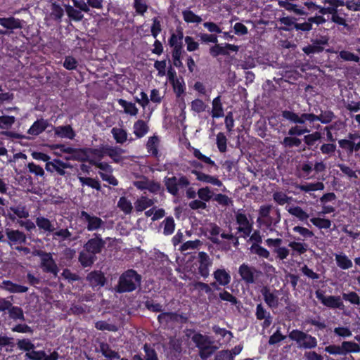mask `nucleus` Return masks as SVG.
Masks as SVG:
<instances>
[{
	"label": "nucleus",
	"instance_id": "f257e3e1",
	"mask_svg": "<svg viewBox=\"0 0 360 360\" xmlns=\"http://www.w3.org/2000/svg\"><path fill=\"white\" fill-rule=\"evenodd\" d=\"M281 219L279 209L275 208L271 205L260 206L258 210L257 223L260 227L264 226L269 231H274L275 227Z\"/></svg>",
	"mask_w": 360,
	"mask_h": 360
},
{
	"label": "nucleus",
	"instance_id": "f03ea898",
	"mask_svg": "<svg viewBox=\"0 0 360 360\" xmlns=\"http://www.w3.org/2000/svg\"><path fill=\"white\" fill-rule=\"evenodd\" d=\"M141 282V276L134 269H128L120 275L115 290L118 293L132 292L140 286Z\"/></svg>",
	"mask_w": 360,
	"mask_h": 360
},
{
	"label": "nucleus",
	"instance_id": "7ed1b4c3",
	"mask_svg": "<svg viewBox=\"0 0 360 360\" xmlns=\"http://www.w3.org/2000/svg\"><path fill=\"white\" fill-rule=\"evenodd\" d=\"M291 115L294 118V121L301 124H304L307 122L313 123L316 121H319L322 124H328L335 118L334 112L330 110H321L318 115L314 113H302L301 117H297L294 114Z\"/></svg>",
	"mask_w": 360,
	"mask_h": 360
},
{
	"label": "nucleus",
	"instance_id": "20e7f679",
	"mask_svg": "<svg viewBox=\"0 0 360 360\" xmlns=\"http://www.w3.org/2000/svg\"><path fill=\"white\" fill-rule=\"evenodd\" d=\"M32 255L40 257V267L43 272L53 274L55 277L58 276L59 269L51 252L35 250L32 252Z\"/></svg>",
	"mask_w": 360,
	"mask_h": 360
},
{
	"label": "nucleus",
	"instance_id": "39448f33",
	"mask_svg": "<svg viewBox=\"0 0 360 360\" xmlns=\"http://www.w3.org/2000/svg\"><path fill=\"white\" fill-rule=\"evenodd\" d=\"M164 184L168 193L174 196H179L180 189L187 188L190 185V181L186 176L180 175L179 176L165 177Z\"/></svg>",
	"mask_w": 360,
	"mask_h": 360
},
{
	"label": "nucleus",
	"instance_id": "423d86ee",
	"mask_svg": "<svg viewBox=\"0 0 360 360\" xmlns=\"http://www.w3.org/2000/svg\"><path fill=\"white\" fill-rule=\"evenodd\" d=\"M325 351L332 355L346 356L349 353L359 352L360 346L352 341H343L340 345H330L326 347Z\"/></svg>",
	"mask_w": 360,
	"mask_h": 360
},
{
	"label": "nucleus",
	"instance_id": "0eeeda50",
	"mask_svg": "<svg viewBox=\"0 0 360 360\" xmlns=\"http://www.w3.org/2000/svg\"><path fill=\"white\" fill-rule=\"evenodd\" d=\"M289 338L295 341L300 348L313 349L317 346L316 338L299 330H292L289 334Z\"/></svg>",
	"mask_w": 360,
	"mask_h": 360
},
{
	"label": "nucleus",
	"instance_id": "6e6552de",
	"mask_svg": "<svg viewBox=\"0 0 360 360\" xmlns=\"http://www.w3.org/2000/svg\"><path fill=\"white\" fill-rule=\"evenodd\" d=\"M292 114L297 115V117H301V115L290 110H283L281 112V115L284 119L295 124L289 129L288 134L289 136H299L309 133L310 129H308V127L306 126V122L304 124H301L298 122H297L294 121V118L291 115Z\"/></svg>",
	"mask_w": 360,
	"mask_h": 360
},
{
	"label": "nucleus",
	"instance_id": "1a4fd4ad",
	"mask_svg": "<svg viewBox=\"0 0 360 360\" xmlns=\"http://www.w3.org/2000/svg\"><path fill=\"white\" fill-rule=\"evenodd\" d=\"M113 240L108 237L105 240L102 238L101 235L97 233L93 234V237L87 240L84 245V250L86 252L96 255L100 254L105 248L106 240Z\"/></svg>",
	"mask_w": 360,
	"mask_h": 360
},
{
	"label": "nucleus",
	"instance_id": "9d476101",
	"mask_svg": "<svg viewBox=\"0 0 360 360\" xmlns=\"http://www.w3.org/2000/svg\"><path fill=\"white\" fill-rule=\"evenodd\" d=\"M54 148L60 149V150L68 155L65 157L66 160H77L81 162H86L89 160L86 155L85 148H75L72 147H67L63 144H57Z\"/></svg>",
	"mask_w": 360,
	"mask_h": 360
},
{
	"label": "nucleus",
	"instance_id": "9b49d317",
	"mask_svg": "<svg viewBox=\"0 0 360 360\" xmlns=\"http://www.w3.org/2000/svg\"><path fill=\"white\" fill-rule=\"evenodd\" d=\"M80 220L86 224L89 231H97L103 227L105 222L98 217L89 214L86 211H81Z\"/></svg>",
	"mask_w": 360,
	"mask_h": 360
},
{
	"label": "nucleus",
	"instance_id": "f8f14e48",
	"mask_svg": "<svg viewBox=\"0 0 360 360\" xmlns=\"http://www.w3.org/2000/svg\"><path fill=\"white\" fill-rule=\"evenodd\" d=\"M73 166L69 162H65L60 159H53L46 163L45 169L50 173H56L60 176H65L68 172L66 169H72Z\"/></svg>",
	"mask_w": 360,
	"mask_h": 360
},
{
	"label": "nucleus",
	"instance_id": "ddd939ff",
	"mask_svg": "<svg viewBox=\"0 0 360 360\" xmlns=\"http://www.w3.org/2000/svg\"><path fill=\"white\" fill-rule=\"evenodd\" d=\"M236 220L238 224L237 230L242 233L241 236L245 238L250 236L252 230V224L248 220L246 214L242 212L241 210H238L236 213Z\"/></svg>",
	"mask_w": 360,
	"mask_h": 360
},
{
	"label": "nucleus",
	"instance_id": "4468645a",
	"mask_svg": "<svg viewBox=\"0 0 360 360\" xmlns=\"http://www.w3.org/2000/svg\"><path fill=\"white\" fill-rule=\"evenodd\" d=\"M158 322L160 324L167 325L169 323H186L188 317L184 314L177 312H162L158 316Z\"/></svg>",
	"mask_w": 360,
	"mask_h": 360
},
{
	"label": "nucleus",
	"instance_id": "2eb2a0df",
	"mask_svg": "<svg viewBox=\"0 0 360 360\" xmlns=\"http://www.w3.org/2000/svg\"><path fill=\"white\" fill-rule=\"evenodd\" d=\"M283 240L281 238H268L266 243L269 248H274V253L276 254L277 258L283 260L289 255L290 250L285 247H281Z\"/></svg>",
	"mask_w": 360,
	"mask_h": 360
},
{
	"label": "nucleus",
	"instance_id": "dca6fc26",
	"mask_svg": "<svg viewBox=\"0 0 360 360\" xmlns=\"http://www.w3.org/2000/svg\"><path fill=\"white\" fill-rule=\"evenodd\" d=\"M198 262L199 264L198 274L203 278H207L210 275L209 268L212 264V259L206 252H200L198 255Z\"/></svg>",
	"mask_w": 360,
	"mask_h": 360
},
{
	"label": "nucleus",
	"instance_id": "f3484780",
	"mask_svg": "<svg viewBox=\"0 0 360 360\" xmlns=\"http://www.w3.org/2000/svg\"><path fill=\"white\" fill-rule=\"evenodd\" d=\"M316 298L321 302V303L332 309H340L343 306V303L340 296H325L323 292L319 290L316 291Z\"/></svg>",
	"mask_w": 360,
	"mask_h": 360
},
{
	"label": "nucleus",
	"instance_id": "a211bd4d",
	"mask_svg": "<svg viewBox=\"0 0 360 360\" xmlns=\"http://www.w3.org/2000/svg\"><path fill=\"white\" fill-rule=\"evenodd\" d=\"M3 214L12 221H15L17 217L20 219H27L30 216L29 211L26 206L21 204L15 207H10L7 210V212H4Z\"/></svg>",
	"mask_w": 360,
	"mask_h": 360
},
{
	"label": "nucleus",
	"instance_id": "6ab92c4d",
	"mask_svg": "<svg viewBox=\"0 0 360 360\" xmlns=\"http://www.w3.org/2000/svg\"><path fill=\"white\" fill-rule=\"evenodd\" d=\"M264 300L265 303L270 308H277L278 306V291L274 290L271 291L270 288L267 285H264L262 288L260 290Z\"/></svg>",
	"mask_w": 360,
	"mask_h": 360
},
{
	"label": "nucleus",
	"instance_id": "aec40b11",
	"mask_svg": "<svg viewBox=\"0 0 360 360\" xmlns=\"http://www.w3.org/2000/svg\"><path fill=\"white\" fill-rule=\"evenodd\" d=\"M5 233L11 246L14 245H22L26 243L27 237L22 231L7 228L5 230Z\"/></svg>",
	"mask_w": 360,
	"mask_h": 360
},
{
	"label": "nucleus",
	"instance_id": "412c9836",
	"mask_svg": "<svg viewBox=\"0 0 360 360\" xmlns=\"http://www.w3.org/2000/svg\"><path fill=\"white\" fill-rule=\"evenodd\" d=\"M255 273H257V269L247 264L243 263L239 266L238 274L246 284H252L255 282Z\"/></svg>",
	"mask_w": 360,
	"mask_h": 360
},
{
	"label": "nucleus",
	"instance_id": "4be33fe9",
	"mask_svg": "<svg viewBox=\"0 0 360 360\" xmlns=\"http://www.w3.org/2000/svg\"><path fill=\"white\" fill-rule=\"evenodd\" d=\"M328 44V40L325 38H322L321 39H316L312 41V44H309L302 49V51L307 55H310L313 53H321L323 51V45H326Z\"/></svg>",
	"mask_w": 360,
	"mask_h": 360
},
{
	"label": "nucleus",
	"instance_id": "5701e85b",
	"mask_svg": "<svg viewBox=\"0 0 360 360\" xmlns=\"http://www.w3.org/2000/svg\"><path fill=\"white\" fill-rule=\"evenodd\" d=\"M86 280L93 288L103 286L106 281L103 273L100 271H94L89 273L86 276Z\"/></svg>",
	"mask_w": 360,
	"mask_h": 360
},
{
	"label": "nucleus",
	"instance_id": "b1692460",
	"mask_svg": "<svg viewBox=\"0 0 360 360\" xmlns=\"http://www.w3.org/2000/svg\"><path fill=\"white\" fill-rule=\"evenodd\" d=\"M0 25L7 30L22 29L23 21L13 16L8 18H0Z\"/></svg>",
	"mask_w": 360,
	"mask_h": 360
},
{
	"label": "nucleus",
	"instance_id": "393cba45",
	"mask_svg": "<svg viewBox=\"0 0 360 360\" xmlns=\"http://www.w3.org/2000/svg\"><path fill=\"white\" fill-rule=\"evenodd\" d=\"M256 317L258 320H264L262 323L264 328H268L272 322L270 313L268 312L262 304H258L256 307Z\"/></svg>",
	"mask_w": 360,
	"mask_h": 360
},
{
	"label": "nucleus",
	"instance_id": "a878e982",
	"mask_svg": "<svg viewBox=\"0 0 360 360\" xmlns=\"http://www.w3.org/2000/svg\"><path fill=\"white\" fill-rule=\"evenodd\" d=\"M35 222L39 229L43 231L44 233H51L56 230L54 224L49 219L44 217H37Z\"/></svg>",
	"mask_w": 360,
	"mask_h": 360
},
{
	"label": "nucleus",
	"instance_id": "bb28decb",
	"mask_svg": "<svg viewBox=\"0 0 360 360\" xmlns=\"http://www.w3.org/2000/svg\"><path fill=\"white\" fill-rule=\"evenodd\" d=\"M192 174L195 175L196 179L198 181L211 184L212 185H214V186H217L219 187H220L223 185L222 182L216 176L206 174L205 173H202V172H201L200 171H197V170H193Z\"/></svg>",
	"mask_w": 360,
	"mask_h": 360
},
{
	"label": "nucleus",
	"instance_id": "cd10ccee",
	"mask_svg": "<svg viewBox=\"0 0 360 360\" xmlns=\"http://www.w3.org/2000/svg\"><path fill=\"white\" fill-rule=\"evenodd\" d=\"M53 131L55 135L60 138L73 139L75 136V133L70 125L54 127Z\"/></svg>",
	"mask_w": 360,
	"mask_h": 360
},
{
	"label": "nucleus",
	"instance_id": "c85d7f7f",
	"mask_svg": "<svg viewBox=\"0 0 360 360\" xmlns=\"http://www.w3.org/2000/svg\"><path fill=\"white\" fill-rule=\"evenodd\" d=\"M1 288L11 293H23L28 290V288L17 283H14L11 281H4Z\"/></svg>",
	"mask_w": 360,
	"mask_h": 360
},
{
	"label": "nucleus",
	"instance_id": "c756f323",
	"mask_svg": "<svg viewBox=\"0 0 360 360\" xmlns=\"http://www.w3.org/2000/svg\"><path fill=\"white\" fill-rule=\"evenodd\" d=\"M49 126L48 121L44 119H39L35 121L28 129L27 133L30 135L37 136L42 133Z\"/></svg>",
	"mask_w": 360,
	"mask_h": 360
},
{
	"label": "nucleus",
	"instance_id": "7c9ffc66",
	"mask_svg": "<svg viewBox=\"0 0 360 360\" xmlns=\"http://www.w3.org/2000/svg\"><path fill=\"white\" fill-rule=\"evenodd\" d=\"M215 281L222 286L227 285L231 281L230 274L224 269H218L213 273Z\"/></svg>",
	"mask_w": 360,
	"mask_h": 360
},
{
	"label": "nucleus",
	"instance_id": "2f4dec72",
	"mask_svg": "<svg viewBox=\"0 0 360 360\" xmlns=\"http://www.w3.org/2000/svg\"><path fill=\"white\" fill-rule=\"evenodd\" d=\"M143 350L145 352L143 357L139 354H135L133 356V360H158V354L155 350L149 345L145 344L143 346Z\"/></svg>",
	"mask_w": 360,
	"mask_h": 360
},
{
	"label": "nucleus",
	"instance_id": "473e14b6",
	"mask_svg": "<svg viewBox=\"0 0 360 360\" xmlns=\"http://www.w3.org/2000/svg\"><path fill=\"white\" fill-rule=\"evenodd\" d=\"M337 266L343 270H347L352 267V260L344 253L334 255Z\"/></svg>",
	"mask_w": 360,
	"mask_h": 360
},
{
	"label": "nucleus",
	"instance_id": "72a5a7b5",
	"mask_svg": "<svg viewBox=\"0 0 360 360\" xmlns=\"http://www.w3.org/2000/svg\"><path fill=\"white\" fill-rule=\"evenodd\" d=\"M124 152V150L120 148L110 146H107L105 149L106 155L109 156L116 163H120L123 160L121 154Z\"/></svg>",
	"mask_w": 360,
	"mask_h": 360
},
{
	"label": "nucleus",
	"instance_id": "f704fd0d",
	"mask_svg": "<svg viewBox=\"0 0 360 360\" xmlns=\"http://www.w3.org/2000/svg\"><path fill=\"white\" fill-rule=\"evenodd\" d=\"M155 202L146 196H141L134 202L135 210L138 212H143L147 208L153 206Z\"/></svg>",
	"mask_w": 360,
	"mask_h": 360
},
{
	"label": "nucleus",
	"instance_id": "c9c22d12",
	"mask_svg": "<svg viewBox=\"0 0 360 360\" xmlns=\"http://www.w3.org/2000/svg\"><path fill=\"white\" fill-rule=\"evenodd\" d=\"M78 259L82 266L89 267L96 261V256L84 250V251L79 252Z\"/></svg>",
	"mask_w": 360,
	"mask_h": 360
},
{
	"label": "nucleus",
	"instance_id": "e433bc0d",
	"mask_svg": "<svg viewBox=\"0 0 360 360\" xmlns=\"http://www.w3.org/2000/svg\"><path fill=\"white\" fill-rule=\"evenodd\" d=\"M193 342L195 344L199 351L205 347L214 343L213 340L209 336L204 335L201 333H196L192 337Z\"/></svg>",
	"mask_w": 360,
	"mask_h": 360
},
{
	"label": "nucleus",
	"instance_id": "4c0bfd02",
	"mask_svg": "<svg viewBox=\"0 0 360 360\" xmlns=\"http://www.w3.org/2000/svg\"><path fill=\"white\" fill-rule=\"evenodd\" d=\"M294 186L295 188L306 193L314 191H322L325 188L324 184L319 181L316 183H307L304 185L296 184Z\"/></svg>",
	"mask_w": 360,
	"mask_h": 360
},
{
	"label": "nucleus",
	"instance_id": "58836bf2",
	"mask_svg": "<svg viewBox=\"0 0 360 360\" xmlns=\"http://www.w3.org/2000/svg\"><path fill=\"white\" fill-rule=\"evenodd\" d=\"M9 317L14 321H24L25 320L23 310L21 307L13 306L12 302L11 306L7 309Z\"/></svg>",
	"mask_w": 360,
	"mask_h": 360
},
{
	"label": "nucleus",
	"instance_id": "ea45409f",
	"mask_svg": "<svg viewBox=\"0 0 360 360\" xmlns=\"http://www.w3.org/2000/svg\"><path fill=\"white\" fill-rule=\"evenodd\" d=\"M287 210L290 214L301 221H305L309 217V214L300 206H291Z\"/></svg>",
	"mask_w": 360,
	"mask_h": 360
},
{
	"label": "nucleus",
	"instance_id": "a19ab883",
	"mask_svg": "<svg viewBox=\"0 0 360 360\" xmlns=\"http://www.w3.org/2000/svg\"><path fill=\"white\" fill-rule=\"evenodd\" d=\"M148 126L142 120H137L134 124V134L138 139L144 136L148 133Z\"/></svg>",
	"mask_w": 360,
	"mask_h": 360
},
{
	"label": "nucleus",
	"instance_id": "79ce46f5",
	"mask_svg": "<svg viewBox=\"0 0 360 360\" xmlns=\"http://www.w3.org/2000/svg\"><path fill=\"white\" fill-rule=\"evenodd\" d=\"M99 348H100L99 351L102 353V354L105 357H106L108 359H119L120 358V356L118 354V352L111 349L110 345L106 342H101L99 345Z\"/></svg>",
	"mask_w": 360,
	"mask_h": 360
},
{
	"label": "nucleus",
	"instance_id": "37998d69",
	"mask_svg": "<svg viewBox=\"0 0 360 360\" xmlns=\"http://www.w3.org/2000/svg\"><path fill=\"white\" fill-rule=\"evenodd\" d=\"M212 117L213 118L222 117L224 115L221 96L214 98L212 101Z\"/></svg>",
	"mask_w": 360,
	"mask_h": 360
},
{
	"label": "nucleus",
	"instance_id": "c03bdc74",
	"mask_svg": "<svg viewBox=\"0 0 360 360\" xmlns=\"http://www.w3.org/2000/svg\"><path fill=\"white\" fill-rule=\"evenodd\" d=\"M117 102L124 108V111L126 114H129L131 116H136L138 114L139 110L134 103L127 102L122 98L118 99Z\"/></svg>",
	"mask_w": 360,
	"mask_h": 360
},
{
	"label": "nucleus",
	"instance_id": "a18cd8bd",
	"mask_svg": "<svg viewBox=\"0 0 360 360\" xmlns=\"http://www.w3.org/2000/svg\"><path fill=\"white\" fill-rule=\"evenodd\" d=\"M52 233L53 240L63 241L65 240H72V233L68 229H60L58 231H54ZM72 240H75L73 238Z\"/></svg>",
	"mask_w": 360,
	"mask_h": 360
},
{
	"label": "nucleus",
	"instance_id": "49530a36",
	"mask_svg": "<svg viewBox=\"0 0 360 360\" xmlns=\"http://www.w3.org/2000/svg\"><path fill=\"white\" fill-rule=\"evenodd\" d=\"M78 179L82 186H89L98 191L101 190L100 182L98 180L96 179H93L91 177H83L79 175H78Z\"/></svg>",
	"mask_w": 360,
	"mask_h": 360
},
{
	"label": "nucleus",
	"instance_id": "de8ad7c7",
	"mask_svg": "<svg viewBox=\"0 0 360 360\" xmlns=\"http://www.w3.org/2000/svg\"><path fill=\"white\" fill-rule=\"evenodd\" d=\"M111 133L117 143L122 144L127 140V133L122 128L113 127Z\"/></svg>",
	"mask_w": 360,
	"mask_h": 360
},
{
	"label": "nucleus",
	"instance_id": "09e8293b",
	"mask_svg": "<svg viewBox=\"0 0 360 360\" xmlns=\"http://www.w3.org/2000/svg\"><path fill=\"white\" fill-rule=\"evenodd\" d=\"M107 146H103L102 147L99 148H85L86 150V155L89 158V155L94 156L95 158H98L99 160H101L105 155H106L105 153V149L107 148Z\"/></svg>",
	"mask_w": 360,
	"mask_h": 360
},
{
	"label": "nucleus",
	"instance_id": "8fccbe9b",
	"mask_svg": "<svg viewBox=\"0 0 360 360\" xmlns=\"http://www.w3.org/2000/svg\"><path fill=\"white\" fill-rule=\"evenodd\" d=\"M208 231L212 236L209 239L214 244H219L220 240L217 236L221 233V228L216 224L212 223L209 225Z\"/></svg>",
	"mask_w": 360,
	"mask_h": 360
},
{
	"label": "nucleus",
	"instance_id": "3c124183",
	"mask_svg": "<svg viewBox=\"0 0 360 360\" xmlns=\"http://www.w3.org/2000/svg\"><path fill=\"white\" fill-rule=\"evenodd\" d=\"M321 139V134L319 131H315L311 134H309L305 135L303 138V141L304 143L309 148L314 146L316 141H319Z\"/></svg>",
	"mask_w": 360,
	"mask_h": 360
},
{
	"label": "nucleus",
	"instance_id": "603ef678",
	"mask_svg": "<svg viewBox=\"0 0 360 360\" xmlns=\"http://www.w3.org/2000/svg\"><path fill=\"white\" fill-rule=\"evenodd\" d=\"M65 10L68 17L73 20L80 21L84 18V15L82 13V11L74 7V6H66Z\"/></svg>",
	"mask_w": 360,
	"mask_h": 360
},
{
	"label": "nucleus",
	"instance_id": "864d4df0",
	"mask_svg": "<svg viewBox=\"0 0 360 360\" xmlns=\"http://www.w3.org/2000/svg\"><path fill=\"white\" fill-rule=\"evenodd\" d=\"M161 225L163 226V233L165 235H171L174 231L175 223L172 217H166Z\"/></svg>",
	"mask_w": 360,
	"mask_h": 360
},
{
	"label": "nucleus",
	"instance_id": "5fc2aeb1",
	"mask_svg": "<svg viewBox=\"0 0 360 360\" xmlns=\"http://www.w3.org/2000/svg\"><path fill=\"white\" fill-rule=\"evenodd\" d=\"M117 207L126 214H129L133 209L131 202L124 196L120 198Z\"/></svg>",
	"mask_w": 360,
	"mask_h": 360
},
{
	"label": "nucleus",
	"instance_id": "6e6d98bb",
	"mask_svg": "<svg viewBox=\"0 0 360 360\" xmlns=\"http://www.w3.org/2000/svg\"><path fill=\"white\" fill-rule=\"evenodd\" d=\"M197 193L199 199L205 202V203L206 202H209L214 196V193L208 186L198 189Z\"/></svg>",
	"mask_w": 360,
	"mask_h": 360
},
{
	"label": "nucleus",
	"instance_id": "4d7b16f0",
	"mask_svg": "<svg viewBox=\"0 0 360 360\" xmlns=\"http://www.w3.org/2000/svg\"><path fill=\"white\" fill-rule=\"evenodd\" d=\"M281 143L287 148L299 147L302 143V140L296 136L288 135L283 139Z\"/></svg>",
	"mask_w": 360,
	"mask_h": 360
},
{
	"label": "nucleus",
	"instance_id": "13d9d810",
	"mask_svg": "<svg viewBox=\"0 0 360 360\" xmlns=\"http://www.w3.org/2000/svg\"><path fill=\"white\" fill-rule=\"evenodd\" d=\"M159 139L158 136H153L149 138L146 146L148 153L154 156H157L158 153V145Z\"/></svg>",
	"mask_w": 360,
	"mask_h": 360
},
{
	"label": "nucleus",
	"instance_id": "bf43d9fd",
	"mask_svg": "<svg viewBox=\"0 0 360 360\" xmlns=\"http://www.w3.org/2000/svg\"><path fill=\"white\" fill-rule=\"evenodd\" d=\"M63 16V9L58 4L53 3L51 5V11L50 13V18L52 20L60 22Z\"/></svg>",
	"mask_w": 360,
	"mask_h": 360
},
{
	"label": "nucleus",
	"instance_id": "052dcab7",
	"mask_svg": "<svg viewBox=\"0 0 360 360\" xmlns=\"http://www.w3.org/2000/svg\"><path fill=\"white\" fill-rule=\"evenodd\" d=\"M310 221L316 227L320 229H329L331 226V221L328 219L314 217L310 219Z\"/></svg>",
	"mask_w": 360,
	"mask_h": 360
},
{
	"label": "nucleus",
	"instance_id": "680f3d73",
	"mask_svg": "<svg viewBox=\"0 0 360 360\" xmlns=\"http://www.w3.org/2000/svg\"><path fill=\"white\" fill-rule=\"evenodd\" d=\"M182 15H183L184 20L186 22L200 23L202 20L201 17L195 15L193 11H191L190 10L183 11Z\"/></svg>",
	"mask_w": 360,
	"mask_h": 360
},
{
	"label": "nucleus",
	"instance_id": "e2e57ef3",
	"mask_svg": "<svg viewBox=\"0 0 360 360\" xmlns=\"http://www.w3.org/2000/svg\"><path fill=\"white\" fill-rule=\"evenodd\" d=\"M218 347L213 345V343L205 347L199 351V356L202 360L207 359L210 357L217 349Z\"/></svg>",
	"mask_w": 360,
	"mask_h": 360
},
{
	"label": "nucleus",
	"instance_id": "0e129e2a",
	"mask_svg": "<svg viewBox=\"0 0 360 360\" xmlns=\"http://www.w3.org/2000/svg\"><path fill=\"white\" fill-rule=\"evenodd\" d=\"M250 250L252 253L257 255L258 256L263 258H269L270 253L269 252L264 248L260 246L258 244H252Z\"/></svg>",
	"mask_w": 360,
	"mask_h": 360
},
{
	"label": "nucleus",
	"instance_id": "69168bd1",
	"mask_svg": "<svg viewBox=\"0 0 360 360\" xmlns=\"http://www.w3.org/2000/svg\"><path fill=\"white\" fill-rule=\"evenodd\" d=\"M273 199L280 205H283L285 203H288L292 198L288 196L285 193L279 191L275 192L273 194Z\"/></svg>",
	"mask_w": 360,
	"mask_h": 360
},
{
	"label": "nucleus",
	"instance_id": "338daca9",
	"mask_svg": "<svg viewBox=\"0 0 360 360\" xmlns=\"http://www.w3.org/2000/svg\"><path fill=\"white\" fill-rule=\"evenodd\" d=\"M17 346L20 350H23L27 352L34 349L35 347L34 345L31 342L30 339L18 340L17 342Z\"/></svg>",
	"mask_w": 360,
	"mask_h": 360
},
{
	"label": "nucleus",
	"instance_id": "774afa93",
	"mask_svg": "<svg viewBox=\"0 0 360 360\" xmlns=\"http://www.w3.org/2000/svg\"><path fill=\"white\" fill-rule=\"evenodd\" d=\"M25 357L31 360H44L46 353L43 350L34 351L32 349L30 352H27L25 354Z\"/></svg>",
	"mask_w": 360,
	"mask_h": 360
}]
</instances>
